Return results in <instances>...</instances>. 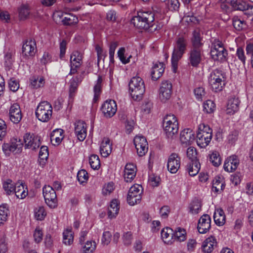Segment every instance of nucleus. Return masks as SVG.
Instances as JSON below:
<instances>
[{
	"mask_svg": "<svg viewBox=\"0 0 253 253\" xmlns=\"http://www.w3.org/2000/svg\"><path fill=\"white\" fill-rule=\"evenodd\" d=\"M125 51V49L124 48H123V47L121 48L118 52V57H119L120 60L122 61V62L123 63L126 64L129 62V58L131 56H129V58H128L127 59H126L124 56Z\"/></svg>",
	"mask_w": 253,
	"mask_h": 253,
	"instance_id": "obj_60",
	"label": "nucleus"
},
{
	"mask_svg": "<svg viewBox=\"0 0 253 253\" xmlns=\"http://www.w3.org/2000/svg\"><path fill=\"white\" fill-rule=\"evenodd\" d=\"M161 236L164 242L169 243L173 238V230L169 227L164 228L161 231Z\"/></svg>",
	"mask_w": 253,
	"mask_h": 253,
	"instance_id": "obj_36",
	"label": "nucleus"
},
{
	"mask_svg": "<svg viewBox=\"0 0 253 253\" xmlns=\"http://www.w3.org/2000/svg\"><path fill=\"white\" fill-rule=\"evenodd\" d=\"M195 95L198 100H201L203 96L205 94V92L204 88L199 87L194 89V91Z\"/></svg>",
	"mask_w": 253,
	"mask_h": 253,
	"instance_id": "obj_61",
	"label": "nucleus"
},
{
	"mask_svg": "<svg viewBox=\"0 0 253 253\" xmlns=\"http://www.w3.org/2000/svg\"><path fill=\"white\" fill-rule=\"evenodd\" d=\"M210 161L215 167H218L221 162V158L218 152L214 151L210 156Z\"/></svg>",
	"mask_w": 253,
	"mask_h": 253,
	"instance_id": "obj_44",
	"label": "nucleus"
},
{
	"mask_svg": "<svg viewBox=\"0 0 253 253\" xmlns=\"http://www.w3.org/2000/svg\"><path fill=\"white\" fill-rule=\"evenodd\" d=\"M181 158L179 155L175 153H171L168 158L167 168L171 173H175L180 167Z\"/></svg>",
	"mask_w": 253,
	"mask_h": 253,
	"instance_id": "obj_12",
	"label": "nucleus"
},
{
	"mask_svg": "<svg viewBox=\"0 0 253 253\" xmlns=\"http://www.w3.org/2000/svg\"><path fill=\"white\" fill-rule=\"evenodd\" d=\"M96 246L94 241H87L83 247L84 253H93L95 250Z\"/></svg>",
	"mask_w": 253,
	"mask_h": 253,
	"instance_id": "obj_47",
	"label": "nucleus"
},
{
	"mask_svg": "<svg viewBox=\"0 0 253 253\" xmlns=\"http://www.w3.org/2000/svg\"><path fill=\"white\" fill-rule=\"evenodd\" d=\"M52 107L47 101L41 102L36 110V116L42 122H47L52 116Z\"/></svg>",
	"mask_w": 253,
	"mask_h": 253,
	"instance_id": "obj_7",
	"label": "nucleus"
},
{
	"mask_svg": "<svg viewBox=\"0 0 253 253\" xmlns=\"http://www.w3.org/2000/svg\"><path fill=\"white\" fill-rule=\"evenodd\" d=\"M119 203L116 199L113 200L108 208V215L110 219L115 218L119 213Z\"/></svg>",
	"mask_w": 253,
	"mask_h": 253,
	"instance_id": "obj_28",
	"label": "nucleus"
},
{
	"mask_svg": "<svg viewBox=\"0 0 253 253\" xmlns=\"http://www.w3.org/2000/svg\"><path fill=\"white\" fill-rule=\"evenodd\" d=\"M82 59V54L78 51H74L70 56V65L80 68L83 63Z\"/></svg>",
	"mask_w": 253,
	"mask_h": 253,
	"instance_id": "obj_29",
	"label": "nucleus"
},
{
	"mask_svg": "<svg viewBox=\"0 0 253 253\" xmlns=\"http://www.w3.org/2000/svg\"><path fill=\"white\" fill-rule=\"evenodd\" d=\"M112 144L108 138H104L100 148L101 155L103 157H107L112 152Z\"/></svg>",
	"mask_w": 253,
	"mask_h": 253,
	"instance_id": "obj_25",
	"label": "nucleus"
},
{
	"mask_svg": "<svg viewBox=\"0 0 253 253\" xmlns=\"http://www.w3.org/2000/svg\"><path fill=\"white\" fill-rule=\"evenodd\" d=\"M42 192L45 202L48 206L51 209L57 207V199L55 189L49 185H45Z\"/></svg>",
	"mask_w": 253,
	"mask_h": 253,
	"instance_id": "obj_9",
	"label": "nucleus"
},
{
	"mask_svg": "<svg viewBox=\"0 0 253 253\" xmlns=\"http://www.w3.org/2000/svg\"><path fill=\"white\" fill-rule=\"evenodd\" d=\"M163 126L168 138L173 139L176 136L178 130V123L177 118L174 115H167L163 119Z\"/></svg>",
	"mask_w": 253,
	"mask_h": 253,
	"instance_id": "obj_4",
	"label": "nucleus"
},
{
	"mask_svg": "<svg viewBox=\"0 0 253 253\" xmlns=\"http://www.w3.org/2000/svg\"><path fill=\"white\" fill-rule=\"evenodd\" d=\"M24 140L26 148L35 150L41 145L40 137L34 134L27 133L24 136Z\"/></svg>",
	"mask_w": 253,
	"mask_h": 253,
	"instance_id": "obj_17",
	"label": "nucleus"
},
{
	"mask_svg": "<svg viewBox=\"0 0 253 253\" xmlns=\"http://www.w3.org/2000/svg\"><path fill=\"white\" fill-rule=\"evenodd\" d=\"M225 73L219 69H215L211 73L208 82L212 90L218 92L222 90L225 85Z\"/></svg>",
	"mask_w": 253,
	"mask_h": 253,
	"instance_id": "obj_5",
	"label": "nucleus"
},
{
	"mask_svg": "<svg viewBox=\"0 0 253 253\" xmlns=\"http://www.w3.org/2000/svg\"><path fill=\"white\" fill-rule=\"evenodd\" d=\"M83 77L81 75L73 78L70 82V87L74 88H78L79 84L82 82Z\"/></svg>",
	"mask_w": 253,
	"mask_h": 253,
	"instance_id": "obj_51",
	"label": "nucleus"
},
{
	"mask_svg": "<svg viewBox=\"0 0 253 253\" xmlns=\"http://www.w3.org/2000/svg\"><path fill=\"white\" fill-rule=\"evenodd\" d=\"M188 45L187 40L183 36L176 38L172 54L182 57L186 52Z\"/></svg>",
	"mask_w": 253,
	"mask_h": 253,
	"instance_id": "obj_11",
	"label": "nucleus"
},
{
	"mask_svg": "<svg viewBox=\"0 0 253 253\" xmlns=\"http://www.w3.org/2000/svg\"><path fill=\"white\" fill-rule=\"evenodd\" d=\"M117 46L118 43L117 42H112L110 44L109 57L110 62H111L112 63H113L114 62V55L115 53V51Z\"/></svg>",
	"mask_w": 253,
	"mask_h": 253,
	"instance_id": "obj_53",
	"label": "nucleus"
},
{
	"mask_svg": "<svg viewBox=\"0 0 253 253\" xmlns=\"http://www.w3.org/2000/svg\"><path fill=\"white\" fill-rule=\"evenodd\" d=\"M182 58V57L178 56L172 54L171 56V65L173 71L175 73L176 72L178 67V62Z\"/></svg>",
	"mask_w": 253,
	"mask_h": 253,
	"instance_id": "obj_59",
	"label": "nucleus"
},
{
	"mask_svg": "<svg viewBox=\"0 0 253 253\" xmlns=\"http://www.w3.org/2000/svg\"><path fill=\"white\" fill-rule=\"evenodd\" d=\"M86 130V124L83 121H78L75 123V132Z\"/></svg>",
	"mask_w": 253,
	"mask_h": 253,
	"instance_id": "obj_57",
	"label": "nucleus"
},
{
	"mask_svg": "<svg viewBox=\"0 0 253 253\" xmlns=\"http://www.w3.org/2000/svg\"><path fill=\"white\" fill-rule=\"evenodd\" d=\"M131 22L138 29L149 30L151 32L160 29L155 22L154 14L150 11L138 12L137 15L131 19Z\"/></svg>",
	"mask_w": 253,
	"mask_h": 253,
	"instance_id": "obj_1",
	"label": "nucleus"
},
{
	"mask_svg": "<svg viewBox=\"0 0 253 253\" xmlns=\"http://www.w3.org/2000/svg\"><path fill=\"white\" fill-rule=\"evenodd\" d=\"M172 94V84L170 82L165 81L162 83L159 89V97L164 102L168 100Z\"/></svg>",
	"mask_w": 253,
	"mask_h": 253,
	"instance_id": "obj_15",
	"label": "nucleus"
},
{
	"mask_svg": "<svg viewBox=\"0 0 253 253\" xmlns=\"http://www.w3.org/2000/svg\"><path fill=\"white\" fill-rule=\"evenodd\" d=\"M102 81V77L98 76L96 83L94 86V99L97 98L101 92Z\"/></svg>",
	"mask_w": 253,
	"mask_h": 253,
	"instance_id": "obj_48",
	"label": "nucleus"
},
{
	"mask_svg": "<svg viewBox=\"0 0 253 253\" xmlns=\"http://www.w3.org/2000/svg\"><path fill=\"white\" fill-rule=\"evenodd\" d=\"M30 13L27 6H22L19 9V15L21 19H26Z\"/></svg>",
	"mask_w": 253,
	"mask_h": 253,
	"instance_id": "obj_56",
	"label": "nucleus"
},
{
	"mask_svg": "<svg viewBox=\"0 0 253 253\" xmlns=\"http://www.w3.org/2000/svg\"><path fill=\"white\" fill-rule=\"evenodd\" d=\"M114 184L113 183H109L105 185L102 190V193L104 195L110 194L114 190Z\"/></svg>",
	"mask_w": 253,
	"mask_h": 253,
	"instance_id": "obj_63",
	"label": "nucleus"
},
{
	"mask_svg": "<svg viewBox=\"0 0 253 253\" xmlns=\"http://www.w3.org/2000/svg\"><path fill=\"white\" fill-rule=\"evenodd\" d=\"M117 104L113 100H106L102 105L101 110L106 118H111L117 111Z\"/></svg>",
	"mask_w": 253,
	"mask_h": 253,
	"instance_id": "obj_16",
	"label": "nucleus"
},
{
	"mask_svg": "<svg viewBox=\"0 0 253 253\" xmlns=\"http://www.w3.org/2000/svg\"><path fill=\"white\" fill-rule=\"evenodd\" d=\"M14 193L18 198L21 199L25 198L28 195V191H26L22 183H17L15 185Z\"/></svg>",
	"mask_w": 253,
	"mask_h": 253,
	"instance_id": "obj_34",
	"label": "nucleus"
},
{
	"mask_svg": "<svg viewBox=\"0 0 253 253\" xmlns=\"http://www.w3.org/2000/svg\"><path fill=\"white\" fill-rule=\"evenodd\" d=\"M187 157L191 160V162L198 161L197 158V150L193 147H190L187 150Z\"/></svg>",
	"mask_w": 253,
	"mask_h": 253,
	"instance_id": "obj_49",
	"label": "nucleus"
},
{
	"mask_svg": "<svg viewBox=\"0 0 253 253\" xmlns=\"http://www.w3.org/2000/svg\"><path fill=\"white\" fill-rule=\"evenodd\" d=\"M211 128L204 123L200 124L197 133V145L201 148H205L211 142Z\"/></svg>",
	"mask_w": 253,
	"mask_h": 253,
	"instance_id": "obj_6",
	"label": "nucleus"
},
{
	"mask_svg": "<svg viewBox=\"0 0 253 253\" xmlns=\"http://www.w3.org/2000/svg\"><path fill=\"white\" fill-rule=\"evenodd\" d=\"M3 188L6 193L8 195H10L14 191L15 186L14 185V182L10 179H7L3 182Z\"/></svg>",
	"mask_w": 253,
	"mask_h": 253,
	"instance_id": "obj_45",
	"label": "nucleus"
},
{
	"mask_svg": "<svg viewBox=\"0 0 253 253\" xmlns=\"http://www.w3.org/2000/svg\"><path fill=\"white\" fill-rule=\"evenodd\" d=\"M203 36L199 29L193 31L191 38V48H203Z\"/></svg>",
	"mask_w": 253,
	"mask_h": 253,
	"instance_id": "obj_20",
	"label": "nucleus"
},
{
	"mask_svg": "<svg viewBox=\"0 0 253 253\" xmlns=\"http://www.w3.org/2000/svg\"><path fill=\"white\" fill-rule=\"evenodd\" d=\"M232 24L234 28L237 31H242L247 27V24L244 20H241L238 17H234L232 19Z\"/></svg>",
	"mask_w": 253,
	"mask_h": 253,
	"instance_id": "obj_37",
	"label": "nucleus"
},
{
	"mask_svg": "<svg viewBox=\"0 0 253 253\" xmlns=\"http://www.w3.org/2000/svg\"><path fill=\"white\" fill-rule=\"evenodd\" d=\"M34 238L35 241L39 243L41 242L42 239V232L39 228H36L34 234Z\"/></svg>",
	"mask_w": 253,
	"mask_h": 253,
	"instance_id": "obj_62",
	"label": "nucleus"
},
{
	"mask_svg": "<svg viewBox=\"0 0 253 253\" xmlns=\"http://www.w3.org/2000/svg\"><path fill=\"white\" fill-rule=\"evenodd\" d=\"M203 111L207 114L213 113L215 109V105L213 101L208 100L203 103Z\"/></svg>",
	"mask_w": 253,
	"mask_h": 253,
	"instance_id": "obj_39",
	"label": "nucleus"
},
{
	"mask_svg": "<svg viewBox=\"0 0 253 253\" xmlns=\"http://www.w3.org/2000/svg\"><path fill=\"white\" fill-rule=\"evenodd\" d=\"M88 178V173L84 169H81L78 171L77 173V178L81 184L86 182Z\"/></svg>",
	"mask_w": 253,
	"mask_h": 253,
	"instance_id": "obj_50",
	"label": "nucleus"
},
{
	"mask_svg": "<svg viewBox=\"0 0 253 253\" xmlns=\"http://www.w3.org/2000/svg\"><path fill=\"white\" fill-rule=\"evenodd\" d=\"M112 235L109 231H105L103 234L102 242L104 244L108 245L111 239Z\"/></svg>",
	"mask_w": 253,
	"mask_h": 253,
	"instance_id": "obj_64",
	"label": "nucleus"
},
{
	"mask_svg": "<svg viewBox=\"0 0 253 253\" xmlns=\"http://www.w3.org/2000/svg\"><path fill=\"white\" fill-rule=\"evenodd\" d=\"M225 184L223 179L220 176H216L212 181V191L216 193H220L224 189Z\"/></svg>",
	"mask_w": 253,
	"mask_h": 253,
	"instance_id": "obj_26",
	"label": "nucleus"
},
{
	"mask_svg": "<svg viewBox=\"0 0 253 253\" xmlns=\"http://www.w3.org/2000/svg\"><path fill=\"white\" fill-rule=\"evenodd\" d=\"M240 101L238 98L233 97L228 100L227 105V113L233 115L237 112L239 109Z\"/></svg>",
	"mask_w": 253,
	"mask_h": 253,
	"instance_id": "obj_24",
	"label": "nucleus"
},
{
	"mask_svg": "<svg viewBox=\"0 0 253 253\" xmlns=\"http://www.w3.org/2000/svg\"><path fill=\"white\" fill-rule=\"evenodd\" d=\"M210 53L214 61L223 62L227 60L228 51L218 39H214L211 42Z\"/></svg>",
	"mask_w": 253,
	"mask_h": 253,
	"instance_id": "obj_3",
	"label": "nucleus"
},
{
	"mask_svg": "<svg viewBox=\"0 0 253 253\" xmlns=\"http://www.w3.org/2000/svg\"><path fill=\"white\" fill-rule=\"evenodd\" d=\"M195 139V136L192 130L186 128L181 131L180 140L182 144L190 145Z\"/></svg>",
	"mask_w": 253,
	"mask_h": 253,
	"instance_id": "obj_21",
	"label": "nucleus"
},
{
	"mask_svg": "<svg viewBox=\"0 0 253 253\" xmlns=\"http://www.w3.org/2000/svg\"><path fill=\"white\" fill-rule=\"evenodd\" d=\"M215 243V239L212 236L206 239L203 243V251L205 253H211Z\"/></svg>",
	"mask_w": 253,
	"mask_h": 253,
	"instance_id": "obj_31",
	"label": "nucleus"
},
{
	"mask_svg": "<svg viewBox=\"0 0 253 253\" xmlns=\"http://www.w3.org/2000/svg\"><path fill=\"white\" fill-rule=\"evenodd\" d=\"M63 130L62 129H57L53 131L51 134V142L54 145H58L64 138Z\"/></svg>",
	"mask_w": 253,
	"mask_h": 253,
	"instance_id": "obj_30",
	"label": "nucleus"
},
{
	"mask_svg": "<svg viewBox=\"0 0 253 253\" xmlns=\"http://www.w3.org/2000/svg\"><path fill=\"white\" fill-rule=\"evenodd\" d=\"M211 218L207 214L203 215L199 220L197 229L201 234L207 233L211 228Z\"/></svg>",
	"mask_w": 253,
	"mask_h": 253,
	"instance_id": "obj_18",
	"label": "nucleus"
},
{
	"mask_svg": "<svg viewBox=\"0 0 253 253\" xmlns=\"http://www.w3.org/2000/svg\"><path fill=\"white\" fill-rule=\"evenodd\" d=\"M236 56L238 59L241 61L244 65H245L246 61V57L245 55V52L243 48L241 47H239L237 49Z\"/></svg>",
	"mask_w": 253,
	"mask_h": 253,
	"instance_id": "obj_52",
	"label": "nucleus"
},
{
	"mask_svg": "<svg viewBox=\"0 0 253 253\" xmlns=\"http://www.w3.org/2000/svg\"><path fill=\"white\" fill-rule=\"evenodd\" d=\"M165 69V65L163 63L159 62L154 64L151 69L152 79L154 81L159 79L164 73Z\"/></svg>",
	"mask_w": 253,
	"mask_h": 253,
	"instance_id": "obj_23",
	"label": "nucleus"
},
{
	"mask_svg": "<svg viewBox=\"0 0 253 253\" xmlns=\"http://www.w3.org/2000/svg\"><path fill=\"white\" fill-rule=\"evenodd\" d=\"M226 5H229L235 10L244 11L248 10L249 5L245 1L239 2L237 0H221Z\"/></svg>",
	"mask_w": 253,
	"mask_h": 253,
	"instance_id": "obj_22",
	"label": "nucleus"
},
{
	"mask_svg": "<svg viewBox=\"0 0 253 253\" xmlns=\"http://www.w3.org/2000/svg\"><path fill=\"white\" fill-rule=\"evenodd\" d=\"M186 231L183 228L178 227L173 232V238L178 241L182 242L186 239Z\"/></svg>",
	"mask_w": 253,
	"mask_h": 253,
	"instance_id": "obj_38",
	"label": "nucleus"
},
{
	"mask_svg": "<svg viewBox=\"0 0 253 253\" xmlns=\"http://www.w3.org/2000/svg\"><path fill=\"white\" fill-rule=\"evenodd\" d=\"M89 163L91 168L93 169H98L100 166L99 157L94 154L91 155L89 159Z\"/></svg>",
	"mask_w": 253,
	"mask_h": 253,
	"instance_id": "obj_42",
	"label": "nucleus"
},
{
	"mask_svg": "<svg viewBox=\"0 0 253 253\" xmlns=\"http://www.w3.org/2000/svg\"><path fill=\"white\" fill-rule=\"evenodd\" d=\"M8 84L10 90L13 92L16 91L19 88V83L14 78H11L10 79Z\"/></svg>",
	"mask_w": 253,
	"mask_h": 253,
	"instance_id": "obj_54",
	"label": "nucleus"
},
{
	"mask_svg": "<svg viewBox=\"0 0 253 253\" xmlns=\"http://www.w3.org/2000/svg\"><path fill=\"white\" fill-rule=\"evenodd\" d=\"M9 118L14 124H18L22 119V114L19 105L14 103L9 109Z\"/></svg>",
	"mask_w": 253,
	"mask_h": 253,
	"instance_id": "obj_19",
	"label": "nucleus"
},
{
	"mask_svg": "<svg viewBox=\"0 0 253 253\" xmlns=\"http://www.w3.org/2000/svg\"><path fill=\"white\" fill-rule=\"evenodd\" d=\"M213 219L215 223L218 225H223L225 222V215L221 209L217 210L214 213Z\"/></svg>",
	"mask_w": 253,
	"mask_h": 253,
	"instance_id": "obj_33",
	"label": "nucleus"
},
{
	"mask_svg": "<svg viewBox=\"0 0 253 253\" xmlns=\"http://www.w3.org/2000/svg\"><path fill=\"white\" fill-rule=\"evenodd\" d=\"M22 51L23 56L33 57L37 52L36 41L32 39L26 40L23 44Z\"/></svg>",
	"mask_w": 253,
	"mask_h": 253,
	"instance_id": "obj_14",
	"label": "nucleus"
},
{
	"mask_svg": "<svg viewBox=\"0 0 253 253\" xmlns=\"http://www.w3.org/2000/svg\"><path fill=\"white\" fill-rule=\"evenodd\" d=\"M201 204L198 199H195L190 204L189 209V211L192 214H197L201 210Z\"/></svg>",
	"mask_w": 253,
	"mask_h": 253,
	"instance_id": "obj_40",
	"label": "nucleus"
},
{
	"mask_svg": "<svg viewBox=\"0 0 253 253\" xmlns=\"http://www.w3.org/2000/svg\"><path fill=\"white\" fill-rule=\"evenodd\" d=\"M203 55V48L191 47L188 53V64L193 67H198L202 61Z\"/></svg>",
	"mask_w": 253,
	"mask_h": 253,
	"instance_id": "obj_10",
	"label": "nucleus"
},
{
	"mask_svg": "<svg viewBox=\"0 0 253 253\" xmlns=\"http://www.w3.org/2000/svg\"><path fill=\"white\" fill-rule=\"evenodd\" d=\"M134 144L139 156L142 157L148 151V143L146 138L143 136H136L133 140Z\"/></svg>",
	"mask_w": 253,
	"mask_h": 253,
	"instance_id": "obj_13",
	"label": "nucleus"
},
{
	"mask_svg": "<svg viewBox=\"0 0 253 253\" xmlns=\"http://www.w3.org/2000/svg\"><path fill=\"white\" fill-rule=\"evenodd\" d=\"M143 193L142 186L139 184H134L128 191L127 201L129 205L133 206L140 203Z\"/></svg>",
	"mask_w": 253,
	"mask_h": 253,
	"instance_id": "obj_8",
	"label": "nucleus"
},
{
	"mask_svg": "<svg viewBox=\"0 0 253 253\" xmlns=\"http://www.w3.org/2000/svg\"><path fill=\"white\" fill-rule=\"evenodd\" d=\"M14 54V51L13 49L8 48L5 52L4 59V65L6 68L9 70L13 64V56Z\"/></svg>",
	"mask_w": 253,
	"mask_h": 253,
	"instance_id": "obj_32",
	"label": "nucleus"
},
{
	"mask_svg": "<svg viewBox=\"0 0 253 253\" xmlns=\"http://www.w3.org/2000/svg\"><path fill=\"white\" fill-rule=\"evenodd\" d=\"M201 165L199 161L190 162L186 166V170L191 176L197 175L200 169Z\"/></svg>",
	"mask_w": 253,
	"mask_h": 253,
	"instance_id": "obj_27",
	"label": "nucleus"
},
{
	"mask_svg": "<svg viewBox=\"0 0 253 253\" xmlns=\"http://www.w3.org/2000/svg\"><path fill=\"white\" fill-rule=\"evenodd\" d=\"M30 81L31 87L35 89L43 86L44 84V79L43 77L33 76L30 78Z\"/></svg>",
	"mask_w": 253,
	"mask_h": 253,
	"instance_id": "obj_35",
	"label": "nucleus"
},
{
	"mask_svg": "<svg viewBox=\"0 0 253 253\" xmlns=\"http://www.w3.org/2000/svg\"><path fill=\"white\" fill-rule=\"evenodd\" d=\"M129 90L132 98L136 101L142 99L145 91L144 81L139 77H133L129 84Z\"/></svg>",
	"mask_w": 253,
	"mask_h": 253,
	"instance_id": "obj_2",
	"label": "nucleus"
},
{
	"mask_svg": "<svg viewBox=\"0 0 253 253\" xmlns=\"http://www.w3.org/2000/svg\"><path fill=\"white\" fill-rule=\"evenodd\" d=\"M62 20L63 24L66 25H70L76 23L78 21V18L71 14H66Z\"/></svg>",
	"mask_w": 253,
	"mask_h": 253,
	"instance_id": "obj_43",
	"label": "nucleus"
},
{
	"mask_svg": "<svg viewBox=\"0 0 253 253\" xmlns=\"http://www.w3.org/2000/svg\"><path fill=\"white\" fill-rule=\"evenodd\" d=\"M48 156V148L46 146H42L39 152V158L41 160H46Z\"/></svg>",
	"mask_w": 253,
	"mask_h": 253,
	"instance_id": "obj_55",
	"label": "nucleus"
},
{
	"mask_svg": "<svg viewBox=\"0 0 253 253\" xmlns=\"http://www.w3.org/2000/svg\"><path fill=\"white\" fill-rule=\"evenodd\" d=\"M63 242L66 245H71L73 242L74 236L71 230L67 229L63 233Z\"/></svg>",
	"mask_w": 253,
	"mask_h": 253,
	"instance_id": "obj_41",
	"label": "nucleus"
},
{
	"mask_svg": "<svg viewBox=\"0 0 253 253\" xmlns=\"http://www.w3.org/2000/svg\"><path fill=\"white\" fill-rule=\"evenodd\" d=\"M35 216L37 220H42L45 216L46 213L42 206H40L35 209Z\"/></svg>",
	"mask_w": 253,
	"mask_h": 253,
	"instance_id": "obj_46",
	"label": "nucleus"
},
{
	"mask_svg": "<svg viewBox=\"0 0 253 253\" xmlns=\"http://www.w3.org/2000/svg\"><path fill=\"white\" fill-rule=\"evenodd\" d=\"M160 180V178L154 174H151L149 176V181L152 186H158Z\"/></svg>",
	"mask_w": 253,
	"mask_h": 253,
	"instance_id": "obj_58",
	"label": "nucleus"
}]
</instances>
